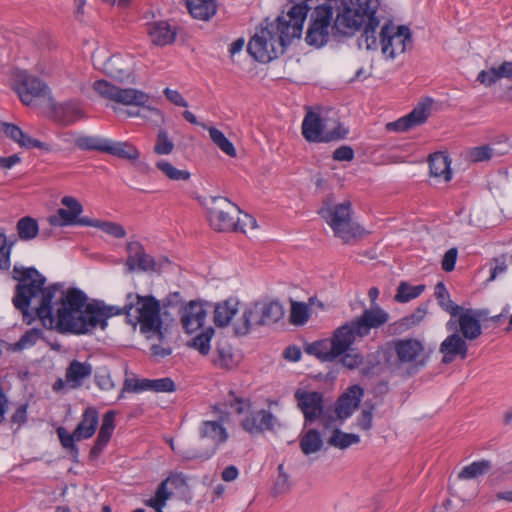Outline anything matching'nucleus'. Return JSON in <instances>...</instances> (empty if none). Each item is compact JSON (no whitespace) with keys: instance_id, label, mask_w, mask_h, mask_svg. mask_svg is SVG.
<instances>
[{"instance_id":"nucleus-35","label":"nucleus","mask_w":512,"mask_h":512,"mask_svg":"<svg viewBox=\"0 0 512 512\" xmlns=\"http://www.w3.org/2000/svg\"><path fill=\"white\" fill-rule=\"evenodd\" d=\"M190 14L199 20L207 21L215 15L217 4L214 0H185Z\"/></svg>"},{"instance_id":"nucleus-7","label":"nucleus","mask_w":512,"mask_h":512,"mask_svg":"<svg viewBox=\"0 0 512 512\" xmlns=\"http://www.w3.org/2000/svg\"><path fill=\"white\" fill-rule=\"evenodd\" d=\"M389 345L395 357L394 365L398 369L405 370L408 375L416 374L430 360V349L418 338L405 337L394 339Z\"/></svg>"},{"instance_id":"nucleus-15","label":"nucleus","mask_w":512,"mask_h":512,"mask_svg":"<svg viewBox=\"0 0 512 512\" xmlns=\"http://www.w3.org/2000/svg\"><path fill=\"white\" fill-rule=\"evenodd\" d=\"M207 210L211 227L219 232L233 231L235 218L241 214L239 207L225 197H212Z\"/></svg>"},{"instance_id":"nucleus-37","label":"nucleus","mask_w":512,"mask_h":512,"mask_svg":"<svg viewBox=\"0 0 512 512\" xmlns=\"http://www.w3.org/2000/svg\"><path fill=\"white\" fill-rule=\"evenodd\" d=\"M262 317L266 325H271L279 320H281L284 316V308L282 304L277 300L271 299H263L258 300Z\"/></svg>"},{"instance_id":"nucleus-42","label":"nucleus","mask_w":512,"mask_h":512,"mask_svg":"<svg viewBox=\"0 0 512 512\" xmlns=\"http://www.w3.org/2000/svg\"><path fill=\"white\" fill-rule=\"evenodd\" d=\"M58 113L61 114L62 121L65 124L74 123L85 117L81 103L75 100L62 103Z\"/></svg>"},{"instance_id":"nucleus-10","label":"nucleus","mask_w":512,"mask_h":512,"mask_svg":"<svg viewBox=\"0 0 512 512\" xmlns=\"http://www.w3.org/2000/svg\"><path fill=\"white\" fill-rule=\"evenodd\" d=\"M309 11L308 5L294 4L286 15L279 16L269 25L285 48L295 38H300Z\"/></svg>"},{"instance_id":"nucleus-3","label":"nucleus","mask_w":512,"mask_h":512,"mask_svg":"<svg viewBox=\"0 0 512 512\" xmlns=\"http://www.w3.org/2000/svg\"><path fill=\"white\" fill-rule=\"evenodd\" d=\"M388 320L389 314L381 307L374 306L371 309H365L361 316L345 322V331L349 335L350 343L339 357L343 367L354 370L363 365L364 357L357 349L352 347L353 344L358 338L368 336L372 329H377L386 324Z\"/></svg>"},{"instance_id":"nucleus-56","label":"nucleus","mask_w":512,"mask_h":512,"mask_svg":"<svg viewBox=\"0 0 512 512\" xmlns=\"http://www.w3.org/2000/svg\"><path fill=\"white\" fill-rule=\"evenodd\" d=\"M500 79H502V77L499 67H491L488 70H482L477 76V80L486 87L492 86Z\"/></svg>"},{"instance_id":"nucleus-43","label":"nucleus","mask_w":512,"mask_h":512,"mask_svg":"<svg viewBox=\"0 0 512 512\" xmlns=\"http://www.w3.org/2000/svg\"><path fill=\"white\" fill-rule=\"evenodd\" d=\"M16 230L20 240L30 241L37 237L39 225L37 220L33 217L25 216L18 220Z\"/></svg>"},{"instance_id":"nucleus-63","label":"nucleus","mask_w":512,"mask_h":512,"mask_svg":"<svg viewBox=\"0 0 512 512\" xmlns=\"http://www.w3.org/2000/svg\"><path fill=\"white\" fill-rule=\"evenodd\" d=\"M508 270V264L504 255L494 259V265L491 268V275L489 281L495 280L499 275L506 273Z\"/></svg>"},{"instance_id":"nucleus-32","label":"nucleus","mask_w":512,"mask_h":512,"mask_svg":"<svg viewBox=\"0 0 512 512\" xmlns=\"http://www.w3.org/2000/svg\"><path fill=\"white\" fill-rule=\"evenodd\" d=\"M429 168L431 176L440 181L448 182L452 178L451 160L441 152L434 153L429 157Z\"/></svg>"},{"instance_id":"nucleus-16","label":"nucleus","mask_w":512,"mask_h":512,"mask_svg":"<svg viewBox=\"0 0 512 512\" xmlns=\"http://www.w3.org/2000/svg\"><path fill=\"white\" fill-rule=\"evenodd\" d=\"M93 89L101 97L126 106H145L150 97L147 93L134 88H119L106 80H97Z\"/></svg>"},{"instance_id":"nucleus-26","label":"nucleus","mask_w":512,"mask_h":512,"mask_svg":"<svg viewBox=\"0 0 512 512\" xmlns=\"http://www.w3.org/2000/svg\"><path fill=\"white\" fill-rule=\"evenodd\" d=\"M322 125L323 118L313 111H308L302 122L304 138L309 142H330L332 134H324V137H321Z\"/></svg>"},{"instance_id":"nucleus-30","label":"nucleus","mask_w":512,"mask_h":512,"mask_svg":"<svg viewBox=\"0 0 512 512\" xmlns=\"http://www.w3.org/2000/svg\"><path fill=\"white\" fill-rule=\"evenodd\" d=\"M93 372L92 365L89 362H80L73 360L66 369L68 388L77 389L81 387Z\"/></svg>"},{"instance_id":"nucleus-9","label":"nucleus","mask_w":512,"mask_h":512,"mask_svg":"<svg viewBox=\"0 0 512 512\" xmlns=\"http://www.w3.org/2000/svg\"><path fill=\"white\" fill-rule=\"evenodd\" d=\"M269 22L261 24L254 36L248 43V52L253 58L260 62H270L283 54L285 48L279 41Z\"/></svg>"},{"instance_id":"nucleus-25","label":"nucleus","mask_w":512,"mask_h":512,"mask_svg":"<svg viewBox=\"0 0 512 512\" xmlns=\"http://www.w3.org/2000/svg\"><path fill=\"white\" fill-rule=\"evenodd\" d=\"M275 417L265 409L248 414L241 422L242 428L250 434H258L274 428Z\"/></svg>"},{"instance_id":"nucleus-60","label":"nucleus","mask_w":512,"mask_h":512,"mask_svg":"<svg viewBox=\"0 0 512 512\" xmlns=\"http://www.w3.org/2000/svg\"><path fill=\"white\" fill-rule=\"evenodd\" d=\"M176 390L174 381L169 377L152 379L151 391L171 393Z\"/></svg>"},{"instance_id":"nucleus-12","label":"nucleus","mask_w":512,"mask_h":512,"mask_svg":"<svg viewBox=\"0 0 512 512\" xmlns=\"http://www.w3.org/2000/svg\"><path fill=\"white\" fill-rule=\"evenodd\" d=\"M344 330H346L345 323L334 330L331 338L306 345V353L323 362H332L338 359L350 343L349 335Z\"/></svg>"},{"instance_id":"nucleus-61","label":"nucleus","mask_w":512,"mask_h":512,"mask_svg":"<svg viewBox=\"0 0 512 512\" xmlns=\"http://www.w3.org/2000/svg\"><path fill=\"white\" fill-rule=\"evenodd\" d=\"M61 203L66 207V210L69 211L71 216L75 217L76 219L83 211L81 203L75 197L64 196L61 200Z\"/></svg>"},{"instance_id":"nucleus-51","label":"nucleus","mask_w":512,"mask_h":512,"mask_svg":"<svg viewBox=\"0 0 512 512\" xmlns=\"http://www.w3.org/2000/svg\"><path fill=\"white\" fill-rule=\"evenodd\" d=\"M43 336L41 329L32 328L26 331L13 345V350L20 351L34 346Z\"/></svg>"},{"instance_id":"nucleus-48","label":"nucleus","mask_w":512,"mask_h":512,"mask_svg":"<svg viewBox=\"0 0 512 512\" xmlns=\"http://www.w3.org/2000/svg\"><path fill=\"white\" fill-rule=\"evenodd\" d=\"M494 145H481L470 148L467 152V157L470 162L479 163L489 161L495 156H500Z\"/></svg>"},{"instance_id":"nucleus-22","label":"nucleus","mask_w":512,"mask_h":512,"mask_svg":"<svg viewBox=\"0 0 512 512\" xmlns=\"http://www.w3.org/2000/svg\"><path fill=\"white\" fill-rule=\"evenodd\" d=\"M431 102L419 103L408 115L388 123V130L405 132L426 122L430 115Z\"/></svg>"},{"instance_id":"nucleus-64","label":"nucleus","mask_w":512,"mask_h":512,"mask_svg":"<svg viewBox=\"0 0 512 512\" xmlns=\"http://www.w3.org/2000/svg\"><path fill=\"white\" fill-rule=\"evenodd\" d=\"M357 427L364 431H369L373 426L372 409L363 410L357 417Z\"/></svg>"},{"instance_id":"nucleus-24","label":"nucleus","mask_w":512,"mask_h":512,"mask_svg":"<svg viewBox=\"0 0 512 512\" xmlns=\"http://www.w3.org/2000/svg\"><path fill=\"white\" fill-rule=\"evenodd\" d=\"M363 389L358 385L349 387L336 402L335 413L340 421V424L349 418L353 412L358 408L360 401L363 397Z\"/></svg>"},{"instance_id":"nucleus-46","label":"nucleus","mask_w":512,"mask_h":512,"mask_svg":"<svg viewBox=\"0 0 512 512\" xmlns=\"http://www.w3.org/2000/svg\"><path fill=\"white\" fill-rule=\"evenodd\" d=\"M425 290V285H411L406 281H401L394 296V300L398 303H407L419 297Z\"/></svg>"},{"instance_id":"nucleus-21","label":"nucleus","mask_w":512,"mask_h":512,"mask_svg":"<svg viewBox=\"0 0 512 512\" xmlns=\"http://www.w3.org/2000/svg\"><path fill=\"white\" fill-rule=\"evenodd\" d=\"M259 302L246 305L241 316L233 323L234 333L238 336L247 335L255 326H265Z\"/></svg>"},{"instance_id":"nucleus-18","label":"nucleus","mask_w":512,"mask_h":512,"mask_svg":"<svg viewBox=\"0 0 512 512\" xmlns=\"http://www.w3.org/2000/svg\"><path fill=\"white\" fill-rule=\"evenodd\" d=\"M185 485V479L180 474H171L157 487L153 497L144 501V504L153 508L156 512H163L167 501L173 495V489Z\"/></svg>"},{"instance_id":"nucleus-14","label":"nucleus","mask_w":512,"mask_h":512,"mask_svg":"<svg viewBox=\"0 0 512 512\" xmlns=\"http://www.w3.org/2000/svg\"><path fill=\"white\" fill-rule=\"evenodd\" d=\"M333 18V8L330 5L322 4L315 8L311 17V24L307 30V44L320 48L324 46L332 32L334 35H340L331 25ZM341 36H344L341 34Z\"/></svg>"},{"instance_id":"nucleus-20","label":"nucleus","mask_w":512,"mask_h":512,"mask_svg":"<svg viewBox=\"0 0 512 512\" xmlns=\"http://www.w3.org/2000/svg\"><path fill=\"white\" fill-rule=\"evenodd\" d=\"M467 341L455 331L448 335L439 346V352L442 354L441 362L450 364L457 358L465 359L468 354Z\"/></svg>"},{"instance_id":"nucleus-23","label":"nucleus","mask_w":512,"mask_h":512,"mask_svg":"<svg viewBox=\"0 0 512 512\" xmlns=\"http://www.w3.org/2000/svg\"><path fill=\"white\" fill-rule=\"evenodd\" d=\"M295 399L298 402V407L304 414L305 420L308 422L315 421L323 410V398L319 392H308L298 389L295 392Z\"/></svg>"},{"instance_id":"nucleus-59","label":"nucleus","mask_w":512,"mask_h":512,"mask_svg":"<svg viewBox=\"0 0 512 512\" xmlns=\"http://www.w3.org/2000/svg\"><path fill=\"white\" fill-rule=\"evenodd\" d=\"M98 228L105 232L106 234L111 235L115 238H124L126 236V231L124 227L115 222L100 221Z\"/></svg>"},{"instance_id":"nucleus-1","label":"nucleus","mask_w":512,"mask_h":512,"mask_svg":"<svg viewBox=\"0 0 512 512\" xmlns=\"http://www.w3.org/2000/svg\"><path fill=\"white\" fill-rule=\"evenodd\" d=\"M13 278L18 282L13 304L23 313L27 324L31 323L30 306L45 328L62 334L82 335L97 327L104 330L109 318L122 313L118 306L96 300L88 302L86 294L79 289L64 293L56 284L44 287L46 278L33 267L14 266Z\"/></svg>"},{"instance_id":"nucleus-39","label":"nucleus","mask_w":512,"mask_h":512,"mask_svg":"<svg viewBox=\"0 0 512 512\" xmlns=\"http://www.w3.org/2000/svg\"><path fill=\"white\" fill-rule=\"evenodd\" d=\"M359 442V435L343 432L339 428H335L327 439V443L330 446L341 450L347 449L352 445L358 444Z\"/></svg>"},{"instance_id":"nucleus-54","label":"nucleus","mask_w":512,"mask_h":512,"mask_svg":"<svg viewBox=\"0 0 512 512\" xmlns=\"http://www.w3.org/2000/svg\"><path fill=\"white\" fill-rule=\"evenodd\" d=\"M309 318V308L306 304L293 302L291 305L290 322L294 325H303Z\"/></svg>"},{"instance_id":"nucleus-34","label":"nucleus","mask_w":512,"mask_h":512,"mask_svg":"<svg viewBox=\"0 0 512 512\" xmlns=\"http://www.w3.org/2000/svg\"><path fill=\"white\" fill-rule=\"evenodd\" d=\"M104 72L120 82L131 77L130 65L121 56H112L104 63Z\"/></svg>"},{"instance_id":"nucleus-5","label":"nucleus","mask_w":512,"mask_h":512,"mask_svg":"<svg viewBox=\"0 0 512 512\" xmlns=\"http://www.w3.org/2000/svg\"><path fill=\"white\" fill-rule=\"evenodd\" d=\"M179 317L182 328L187 334H196L188 343V346L199 352L202 356H208L211 351V341L215 334L212 326H206L208 309L203 301L191 300L179 309Z\"/></svg>"},{"instance_id":"nucleus-55","label":"nucleus","mask_w":512,"mask_h":512,"mask_svg":"<svg viewBox=\"0 0 512 512\" xmlns=\"http://www.w3.org/2000/svg\"><path fill=\"white\" fill-rule=\"evenodd\" d=\"M48 221L51 226L65 227L76 224L77 219L75 217H72L68 210L60 208L58 209L56 214L51 215L48 218Z\"/></svg>"},{"instance_id":"nucleus-6","label":"nucleus","mask_w":512,"mask_h":512,"mask_svg":"<svg viewBox=\"0 0 512 512\" xmlns=\"http://www.w3.org/2000/svg\"><path fill=\"white\" fill-rule=\"evenodd\" d=\"M319 213L326 224L332 229L334 236L345 244L354 243L365 234V230L353 219L350 201L338 204L326 201Z\"/></svg>"},{"instance_id":"nucleus-62","label":"nucleus","mask_w":512,"mask_h":512,"mask_svg":"<svg viewBox=\"0 0 512 512\" xmlns=\"http://www.w3.org/2000/svg\"><path fill=\"white\" fill-rule=\"evenodd\" d=\"M457 257V248H450L449 250H447L442 259V269L446 272L453 271L456 265Z\"/></svg>"},{"instance_id":"nucleus-52","label":"nucleus","mask_w":512,"mask_h":512,"mask_svg":"<svg viewBox=\"0 0 512 512\" xmlns=\"http://www.w3.org/2000/svg\"><path fill=\"white\" fill-rule=\"evenodd\" d=\"M174 150V143L169 138L168 132L166 130H159L156 138V143L154 145L153 151L157 155H169Z\"/></svg>"},{"instance_id":"nucleus-17","label":"nucleus","mask_w":512,"mask_h":512,"mask_svg":"<svg viewBox=\"0 0 512 512\" xmlns=\"http://www.w3.org/2000/svg\"><path fill=\"white\" fill-rule=\"evenodd\" d=\"M380 36L381 50L387 59H395L406 51L408 45H411V32L406 26L385 24L381 28Z\"/></svg>"},{"instance_id":"nucleus-33","label":"nucleus","mask_w":512,"mask_h":512,"mask_svg":"<svg viewBox=\"0 0 512 512\" xmlns=\"http://www.w3.org/2000/svg\"><path fill=\"white\" fill-rule=\"evenodd\" d=\"M99 416L96 409L88 407L82 414V418L75 428L77 441L91 438L98 426Z\"/></svg>"},{"instance_id":"nucleus-29","label":"nucleus","mask_w":512,"mask_h":512,"mask_svg":"<svg viewBox=\"0 0 512 512\" xmlns=\"http://www.w3.org/2000/svg\"><path fill=\"white\" fill-rule=\"evenodd\" d=\"M115 429V413L108 411L103 415L97 439L90 450V457L96 459L110 441Z\"/></svg>"},{"instance_id":"nucleus-50","label":"nucleus","mask_w":512,"mask_h":512,"mask_svg":"<svg viewBox=\"0 0 512 512\" xmlns=\"http://www.w3.org/2000/svg\"><path fill=\"white\" fill-rule=\"evenodd\" d=\"M322 136L332 134L330 141L340 140L346 137L348 131L339 123L337 118L323 119Z\"/></svg>"},{"instance_id":"nucleus-2","label":"nucleus","mask_w":512,"mask_h":512,"mask_svg":"<svg viewBox=\"0 0 512 512\" xmlns=\"http://www.w3.org/2000/svg\"><path fill=\"white\" fill-rule=\"evenodd\" d=\"M211 412L215 416L214 420H204L200 423L198 434L200 439H207L212 446L204 450L191 448H178L171 443V448L185 460H207L211 458L216 450L229 439V432L225 424L230 420V413L226 410L225 404L217 403L211 406Z\"/></svg>"},{"instance_id":"nucleus-27","label":"nucleus","mask_w":512,"mask_h":512,"mask_svg":"<svg viewBox=\"0 0 512 512\" xmlns=\"http://www.w3.org/2000/svg\"><path fill=\"white\" fill-rule=\"evenodd\" d=\"M147 34L154 45L166 46L175 41L177 31L167 21L159 20L147 24Z\"/></svg>"},{"instance_id":"nucleus-44","label":"nucleus","mask_w":512,"mask_h":512,"mask_svg":"<svg viewBox=\"0 0 512 512\" xmlns=\"http://www.w3.org/2000/svg\"><path fill=\"white\" fill-rule=\"evenodd\" d=\"M109 139L94 136V135H83L79 136L75 140V145L85 151H99L106 153Z\"/></svg>"},{"instance_id":"nucleus-4","label":"nucleus","mask_w":512,"mask_h":512,"mask_svg":"<svg viewBox=\"0 0 512 512\" xmlns=\"http://www.w3.org/2000/svg\"><path fill=\"white\" fill-rule=\"evenodd\" d=\"M118 308L122 310L121 314H126L128 322L133 327L139 325L140 331L148 338L154 336L163 338L161 306L155 297L128 293L125 305Z\"/></svg>"},{"instance_id":"nucleus-8","label":"nucleus","mask_w":512,"mask_h":512,"mask_svg":"<svg viewBox=\"0 0 512 512\" xmlns=\"http://www.w3.org/2000/svg\"><path fill=\"white\" fill-rule=\"evenodd\" d=\"M380 0H349L334 20L336 32L352 36L363 26L367 18L376 17Z\"/></svg>"},{"instance_id":"nucleus-58","label":"nucleus","mask_w":512,"mask_h":512,"mask_svg":"<svg viewBox=\"0 0 512 512\" xmlns=\"http://www.w3.org/2000/svg\"><path fill=\"white\" fill-rule=\"evenodd\" d=\"M57 434L61 442V445L65 449L75 452L77 454L78 449L77 446L75 445V441H77V436L75 434V430L73 431V433H68L65 428L59 427L57 429Z\"/></svg>"},{"instance_id":"nucleus-38","label":"nucleus","mask_w":512,"mask_h":512,"mask_svg":"<svg viewBox=\"0 0 512 512\" xmlns=\"http://www.w3.org/2000/svg\"><path fill=\"white\" fill-rule=\"evenodd\" d=\"M106 153L133 161L139 159L140 157V152L134 145L128 142H117L110 139Z\"/></svg>"},{"instance_id":"nucleus-53","label":"nucleus","mask_w":512,"mask_h":512,"mask_svg":"<svg viewBox=\"0 0 512 512\" xmlns=\"http://www.w3.org/2000/svg\"><path fill=\"white\" fill-rule=\"evenodd\" d=\"M257 228V221L249 214L242 213L235 218L234 232H242L244 234L252 235Z\"/></svg>"},{"instance_id":"nucleus-31","label":"nucleus","mask_w":512,"mask_h":512,"mask_svg":"<svg viewBox=\"0 0 512 512\" xmlns=\"http://www.w3.org/2000/svg\"><path fill=\"white\" fill-rule=\"evenodd\" d=\"M211 362L221 369H231L238 364L232 346L226 340L217 342L215 351L211 355Z\"/></svg>"},{"instance_id":"nucleus-41","label":"nucleus","mask_w":512,"mask_h":512,"mask_svg":"<svg viewBox=\"0 0 512 512\" xmlns=\"http://www.w3.org/2000/svg\"><path fill=\"white\" fill-rule=\"evenodd\" d=\"M379 19L377 17L367 18L365 21L364 32L359 38V45L364 46L367 50L377 48L376 32L379 27Z\"/></svg>"},{"instance_id":"nucleus-19","label":"nucleus","mask_w":512,"mask_h":512,"mask_svg":"<svg viewBox=\"0 0 512 512\" xmlns=\"http://www.w3.org/2000/svg\"><path fill=\"white\" fill-rule=\"evenodd\" d=\"M127 253L128 256L125 262V267L129 273H133L135 271H156L157 265L154 258L146 253L140 242H129L127 244Z\"/></svg>"},{"instance_id":"nucleus-57","label":"nucleus","mask_w":512,"mask_h":512,"mask_svg":"<svg viewBox=\"0 0 512 512\" xmlns=\"http://www.w3.org/2000/svg\"><path fill=\"white\" fill-rule=\"evenodd\" d=\"M95 382L101 390H111L115 387L110 371L106 368H100L95 373Z\"/></svg>"},{"instance_id":"nucleus-47","label":"nucleus","mask_w":512,"mask_h":512,"mask_svg":"<svg viewBox=\"0 0 512 512\" xmlns=\"http://www.w3.org/2000/svg\"><path fill=\"white\" fill-rule=\"evenodd\" d=\"M210 139L212 142L226 155L236 157L237 151L233 143L223 134L222 131L215 127H208Z\"/></svg>"},{"instance_id":"nucleus-36","label":"nucleus","mask_w":512,"mask_h":512,"mask_svg":"<svg viewBox=\"0 0 512 512\" xmlns=\"http://www.w3.org/2000/svg\"><path fill=\"white\" fill-rule=\"evenodd\" d=\"M299 446L304 455L309 456L322 450L324 440L316 429H309L300 436Z\"/></svg>"},{"instance_id":"nucleus-28","label":"nucleus","mask_w":512,"mask_h":512,"mask_svg":"<svg viewBox=\"0 0 512 512\" xmlns=\"http://www.w3.org/2000/svg\"><path fill=\"white\" fill-rule=\"evenodd\" d=\"M240 301L231 297L217 302L214 306L213 321L217 327L224 328L232 324V320L239 313Z\"/></svg>"},{"instance_id":"nucleus-11","label":"nucleus","mask_w":512,"mask_h":512,"mask_svg":"<svg viewBox=\"0 0 512 512\" xmlns=\"http://www.w3.org/2000/svg\"><path fill=\"white\" fill-rule=\"evenodd\" d=\"M489 312L486 309H472L460 307L455 317L446 323L449 331L461 333L468 341H473L481 336V320L488 319Z\"/></svg>"},{"instance_id":"nucleus-45","label":"nucleus","mask_w":512,"mask_h":512,"mask_svg":"<svg viewBox=\"0 0 512 512\" xmlns=\"http://www.w3.org/2000/svg\"><path fill=\"white\" fill-rule=\"evenodd\" d=\"M155 166L171 181H189L191 178V173L188 170L178 169L168 160H159Z\"/></svg>"},{"instance_id":"nucleus-13","label":"nucleus","mask_w":512,"mask_h":512,"mask_svg":"<svg viewBox=\"0 0 512 512\" xmlns=\"http://www.w3.org/2000/svg\"><path fill=\"white\" fill-rule=\"evenodd\" d=\"M12 86L25 105H32L36 99L50 96L47 84L26 70L15 69L13 71Z\"/></svg>"},{"instance_id":"nucleus-40","label":"nucleus","mask_w":512,"mask_h":512,"mask_svg":"<svg viewBox=\"0 0 512 512\" xmlns=\"http://www.w3.org/2000/svg\"><path fill=\"white\" fill-rule=\"evenodd\" d=\"M492 468V464L489 460L474 461L469 465H466L458 474V478L461 480H472L477 479L480 476L487 474Z\"/></svg>"},{"instance_id":"nucleus-49","label":"nucleus","mask_w":512,"mask_h":512,"mask_svg":"<svg viewBox=\"0 0 512 512\" xmlns=\"http://www.w3.org/2000/svg\"><path fill=\"white\" fill-rule=\"evenodd\" d=\"M435 296L439 305L450 314L451 317H455L459 311V305L455 304L451 299L448 290L444 283L439 282L435 287Z\"/></svg>"}]
</instances>
